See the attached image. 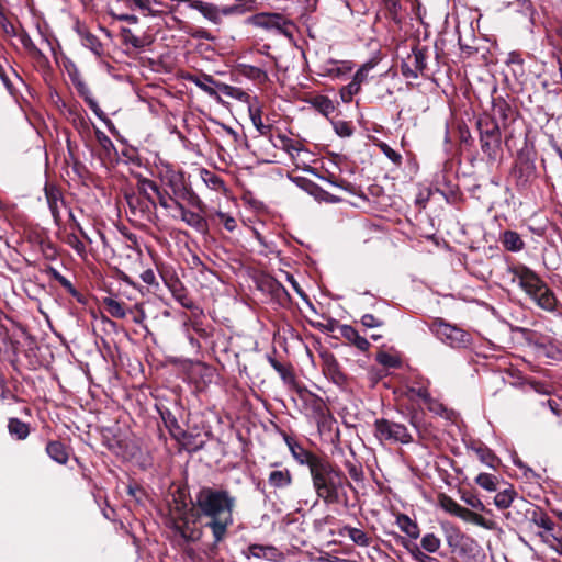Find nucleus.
Listing matches in <instances>:
<instances>
[{
	"mask_svg": "<svg viewBox=\"0 0 562 562\" xmlns=\"http://www.w3.org/2000/svg\"><path fill=\"white\" fill-rule=\"evenodd\" d=\"M325 372L335 384L342 385L346 383L347 378L340 370L339 364L333 355H329L325 359Z\"/></svg>",
	"mask_w": 562,
	"mask_h": 562,
	"instance_id": "bb28decb",
	"label": "nucleus"
},
{
	"mask_svg": "<svg viewBox=\"0 0 562 562\" xmlns=\"http://www.w3.org/2000/svg\"><path fill=\"white\" fill-rule=\"evenodd\" d=\"M86 103L93 111V113L108 125L112 124V122L105 116L104 112L100 109L98 102L91 97H85Z\"/></svg>",
	"mask_w": 562,
	"mask_h": 562,
	"instance_id": "13d9d810",
	"label": "nucleus"
},
{
	"mask_svg": "<svg viewBox=\"0 0 562 562\" xmlns=\"http://www.w3.org/2000/svg\"><path fill=\"white\" fill-rule=\"evenodd\" d=\"M396 525L408 538L416 540L420 536V529L415 520L406 514H400L396 517Z\"/></svg>",
	"mask_w": 562,
	"mask_h": 562,
	"instance_id": "393cba45",
	"label": "nucleus"
},
{
	"mask_svg": "<svg viewBox=\"0 0 562 562\" xmlns=\"http://www.w3.org/2000/svg\"><path fill=\"white\" fill-rule=\"evenodd\" d=\"M499 241L506 250L512 252H518L525 248V241L515 231L507 229L502 232Z\"/></svg>",
	"mask_w": 562,
	"mask_h": 562,
	"instance_id": "412c9836",
	"label": "nucleus"
},
{
	"mask_svg": "<svg viewBox=\"0 0 562 562\" xmlns=\"http://www.w3.org/2000/svg\"><path fill=\"white\" fill-rule=\"evenodd\" d=\"M154 198H157L156 203H158L162 209L170 210L172 207L171 205V196L172 194L167 191H161L158 188V192H153Z\"/></svg>",
	"mask_w": 562,
	"mask_h": 562,
	"instance_id": "4d7b16f0",
	"label": "nucleus"
},
{
	"mask_svg": "<svg viewBox=\"0 0 562 562\" xmlns=\"http://www.w3.org/2000/svg\"><path fill=\"white\" fill-rule=\"evenodd\" d=\"M533 507V504L521 497L513 505L512 509L508 510L505 516L507 519H512L516 524H521L525 520H529Z\"/></svg>",
	"mask_w": 562,
	"mask_h": 562,
	"instance_id": "f3484780",
	"label": "nucleus"
},
{
	"mask_svg": "<svg viewBox=\"0 0 562 562\" xmlns=\"http://www.w3.org/2000/svg\"><path fill=\"white\" fill-rule=\"evenodd\" d=\"M95 138H97L100 147L102 148V150L104 151V155L106 157L111 158L112 155H116L117 154L116 148H115L113 142L111 140V138L104 132H102L101 130L97 128L95 130Z\"/></svg>",
	"mask_w": 562,
	"mask_h": 562,
	"instance_id": "ea45409f",
	"label": "nucleus"
},
{
	"mask_svg": "<svg viewBox=\"0 0 562 562\" xmlns=\"http://www.w3.org/2000/svg\"><path fill=\"white\" fill-rule=\"evenodd\" d=\"M268 483L274 488L288 487L292 483V474L288 469L273 470L269 473Z\"/></svg>",
	"mask_w": 562,
	"mask_h": 562,
	"instance_id": "c756f323",
	"label": "nucleus"
},
{
	"mask_svg": "<svg viewBox=\"0 0 562 562\" xmlns=\"http://www.w3.org/2000/svg\"><path fill=\"white\" fill-rule=\"evenodd\" d=\"M248 112H249V117L254 124V126L256 127V130L259 132L260 135H267L270 130H271V126L270 125H266L262 123V120H261V108L260 106H255V105H249L248 108Z\"/></svg>",
	"mask_w": 562,
	"mask_h": 562,
	"instance_id": "e433bc0d",
	"label": "nucleus"
},
{
	"mask_svg": "<svg viewBox=\"0 0 562 562\" xmlns=\"http://www.w3.org/2000/svg\"><path fill=\"white\" fill-rule=\"evenodd\" d=\"M539 352L544 357L554 360L562 361V344L559 341H541L536 342Z\"/></svg>",
	"mask_w": 562,
	"mask_h": 562,
	"instance_id": "cd10ccee",
	"label": "nucleus"
},
{
	"mask_svg": "<svg viewBox=\"0 0 562 562\" xmlns=\"http://www.w3.org/2000/svg\"><path fill=\"white\" fill-rule=\"evenodd\" d=\"M157 412L172 438L180 440L187 436V432L180 426L177 417L168 407L164 405L157 406Z\"/></svg>",
	"mask_w": 562,
	"mask_h": 562,
	"instance_id": "dca6fc26",
	"label": "nucleus"
},
{
	"mask_svg": "<svg viewBox=\"0 0 562 562\" xmlns=\"http://www.w3.org/2000/svg\"><path fill=\"white\" fill-rule=\"evenodd\" d=\"M46 452L52 460L59 464H66L69 458L65 445L57 440L47 443Z\"/></svg>",
	"mask_w": 562,
	"mask_h": 562,
	"instance_id": "7c9ffc66",
	"label": "nucleus"
},
{
	"mask_svg": "<svg viewBox=\"0 0 562 562\" xmlns=\"http://www.w3.org/2000/svg\"><path fill=\"white\" fill-rule=\"evenodd\" d=\"M471 449L476 453L480 461L487 467L495 469L498 463L499 459L495 456V453L483 442H473L471 445Z\"/></svg>",
	"mask_w": 562,
	"mask_h": 562,
	"instance_id": "b1692460",
	"label": "nucleus"
},
{
	"mask_svg": "<svg viewBox=\"0 0 562 562\" xmlns=\"http://www.w3.org/2000/svg\"><path fill=\"white\" fill-rule=\"evenodd\" d=\"M344 465L351 480L355 482H362L364 480V473L360 462L346 460Z\"/></svg>",
	"mask_w": 562,
	"mask_h": 562,
	"instance_id": "49530a36",
	"label": "nucleus"
},
{
	"mask_svg": "<svg viewBox=\"0 0 562 562\" xmlns=\"http://www.w3.org/2000/svg\"><path fill=\"white\" fill-rule=\"evenodd\" d=\"M203 212H194L187 209L179 216L182 222H184L188 226L192 227L200 234H207L209 232V223L207 220L202 215Z\"/></svg>",
	"mask_w": 562,
	"mask_h": 562,
	"instance_id": "a211bd4d",
	"label": "nucleus"
},
{
	"mask_svg": "<svg viewBox=\"0 0 562 562\" xmlns=\"http://www.w3.org/2000/svg\"><path fill=\"white\" fill-rule=\"evenodd\" d=\"M340 536H348L350 540L360 547H369L371 543L370 537L364 532L362 529L351 527V526H344L339 530Z\"/></svg>",
	"mask_w": 562,
	"mask_h": 562,
	"instance_id": "a878e982",
	"label": "nucleus"
},
{
	"mask_svg": "<svg viewBox=\"0 0 562 562\" xmlns=\"http://www.w3.org/2000/svg\"><path fill=\"white\" fill-rule=\"evenodd\" d=\"M507 272L512 276V282L517 283L538 307L547 312L557 310L558 300L554 292L536 271L517 263L508 266Z\"/></svg>",
	"mask_w": 562,
	"mask_h": 562,
	"instance_id": "7ed1b4c3",
	"label": "nucleus"
},
{
	"mask_svg": "<svg viewBox=\"0 0 562 562\" xmlns=\"http://www.w3.org/2000/svg\"><path fill=\"white\" fill-rule=\"evenodd\" d=\"M513 176L516 179V186L519 190H524L537 177V168L533 159L528 154L520 150L517 161L513 169Z\"/></svg>",
	"mask_w": 562,
	"mask_h": 562,
	"instance_id": "f8f14e48",
	"label": "nucleus"
},
{
	"mask_svg": "<svg viewBox=\"0 0 562 562\" xmlns=\"http://www.w3.org/2000/svg\"><path fill=\"white\" fill-rule=\"evenodd\" d=\"M416 562H440L437 558L430 557L426 552H424L420 548L412 557Z\"/></svg>",
	"mask_w": 562,
	"mask_h": 562,
	"instance_id": "774afa93",
	"label": "nucleus"
},
{
	"mask_svg": "<svg viewBox=\"0 0 562 562\" xmlns=\"http://www.w3.org/2000/svg\"><path fill=\"white\" fill-rule=\"evenodd\" d=\"M441 546V540L434 533H425L420 540V549L424 552L436 553Z\"/></svg>",
	"mask_w": 562,
	"mask_h": 562,
	"instance_id": "a19ab883",
	"label": "nucleus"
},
{
	"mask_svg": "<svg viewBox=\"0 0 562 562\" xmlns=\"http://www.w3.org/2000/svg\"><path fill=\"white\" fill-rule=\"evenodd\" d=\"M58 283L67 291V293L77 299L78 302H81V294L67 278L64 277Z\"/></svg>",
	"mask_w": 562,
	"mask_h": 562,
	"instance_id": "338daca9",
	"label": "nucleus"
},
{
	"mask_svg": "<svg viewBox=\"0 0 562 562\" xmlns=\"http://www.w3.org/2000/svg\"><path fill=\"white\" fill-rule=\"evenodd\" d=\"M340 335L350 341L353 346H356L361 351H367L370 347V342L367 338L359 335V333L351 326L342 324L339 326Z\"/></svg>",
	"mask_w": 562,
	"mask_h": 562,
	"instance_id": "aec40b11",
	"label": "nucleus"
},
{
	"mask_svg": "<svg viewBox=\"0 0 562 562\" xmlns=\"http://www.w3.org/2000/svg\"><path fill=\"white\" fill-rule=\"evenodd\" d=\"M461 499L470 507L476 510L483 512L485 509L484 504L482 501L471 491H462L461 492Z\"/></svg>",
	"mask_w": 562,
	"mask_h": 562,
	"instance_id": "8fccbe9b",
	"label": "nucleus"
},
{
	"mask_svg": "<svg viewBox=\"0 0 562 562\" xmlns=\"http://www.w3.org/2000/svg\"><path fill=\"white\" fill-rule=\"evenodd\" d=\"M476 130L482 153L486 156L488 162H495L502 155L499 123L488 114H484L477 117Z\"/></svg>",
	"mask_w": 562,
	"mask_h": 562,
	"instance_id": "39448f33",
	"label": "nucleus"
},
{
	"mask_svg": "<svg viewBox=\"0 0 562 562\" xmlns=\"http://www.w3.org/2000/svg\"><path fill=\"white\" fill-rule=\"evenodd\" d=\"M247 3L248 2H239L218 8L213 2H190L192 8L196 9L204 18L216 24L222 21V16L241 15L252 10V7L247 5Z\"/></svg>",
	"mask_w": 562,
	"mask_h": 562,
	"instance_id": "1a4fd4ad",
	"label": "nucleus"
},
{
	"mask_svg": "<svg viewBox=\"0 0 562 562\" xmlns=\"http://www.w3.org/2000/svg\"><path fill=\"white\" fill-rule=\"evenodd\" d=\"M380 149L382 153L394 164H400L402 160V156L395 151L393 148H391L386 143H380L379 144Z\"/></svg>",
	"mask_w": 562,
	"mask_h": 562,
	"instance_id": "680f3d73",
	"label": "nucleus"
},
{
	"mask_svg": "<svg viewBox=\"0 0 562 562\" xmlns=\"http://www.w3.org/2000/svg\"><path fill=\"white\" fill-rule=\"evenodd\" d=\"M121 37L124 45H130L135 49H140L145 46V42L136 36L128 27L121 29Z\"/></svg>",
	"mask_w": 562,
	"mask_h": 562,
	"instance_id": "c03bdc74",
	"label": "nucleus"
},
{
	"mask_svg": "<svg viewBox=\"0 0 562 562\" xmlns=\"http://www.w3.org/2000/svg\"><path fill=\"white\" fill-rule=\"evenodd\" d=\"M394 539H395V542L397 544L402 546L412 557L419 548V546L417 543L413 542L411 540V538L408 539V537H404V536L395 533Z\"/></svg>",
	"mask_w": 562,
	"mask_h": 562,
	"instance_id": "5fc2aeb1",
	"label": "nucleus"
},
{
	"mask_svg": "<svg viewBox=\"0 0 562 562\" xmlns=\"http://www.w3.org/2000/svg\"><path fill=\"white\" fill-rule=\"evenodd\" d=\"M374 436L380 442L408 445L413 442V436L403 424L386 419H375Z\"/></svg>",
	"mask_w": 562,
	"mask_h": 562,
	"instance_id": "0eeeda50",
	"label": "nucleus"
},
{
	"mask_svg": "<svg viewBox=\"0 0 562 562\" xmlns=\"http://www.w3.org/2000/svg\"><path fill=\"white\" fill-rule=\"evenodd\" d=\"M387 14L395 23H401L404 19L402 2H389Z\"/></svg>",
	"mask_w": 562,
	"mask_h": 562,
	"instance_id": "864d4df0",
	"label": "nucleus"
},
{
	"mask_svg": "<svg viewBox=\"0 0 562 562\" xmlns=\"http://www.w3.org/2000/svg\"><path fill=\"white\" fill-rule=\"evenodd\" d=\"M167 187L170 190L172 196L181 198L190 206L198 209V211L204 212L206 205L192 190L190 184L187 183L183 173L173 172L169 175L167 178Z\"/></svg>",
	"mask_w": 562,
	"mask_h": 562,
	"instance_id": "9d476101",
	"label": "nucleus"
},
{
	"mask_svg": "<svg viewBox=\"0 0 562 562\" xmlns=\"http://www.w3.org/2000/svg\"><path fill=\"white\" fill-rule=\"evenodd\" d=\"M201 177H202L203 181L205 182V184L207 187H210L211 189H213V190H224L225 189L224 180L216 173H214L207 169H202Z\"/></svg>",
	"mask_w": 562,
	"mask_h": 562,
	"instance_id": "79ce46f5",
	"label": "nucleus"
},
{
	"mask_svg": "<svg viewBox=\"0 0 562 562\" xmlns=\"http://www.w3.org/2000/svg\"><path fill=\"white\" fill-rule=\"evenodd\" d=\"M20 38L21 44L27 50L31 55L34 57H42L43 53L42 50L35 45L31 36L25 30H22L21 32H18L16 35Z\"/></svg>",
	"mask_w": 562,
	"mask_h": 562,
	"instance_id": "a18cd8bd",
	"label": "nucleus"
},
{
	"mask_svg": "<svg viewBox=\"0 0 562 562\" xmlns=\"http://www.w3.org/2000/svg\"><path fill=\"white\" fill-rule=\"evenodd\" d=\"M198 517L191 519L187 515H183L173 522V530L178 533L186 542H196L202 538L203 527L196 525Z\"/></svg>",
	"mask_w": 562,
	"mask_h": 562,
	"instance_id": "4468645a",
	"label": "nucleus"
},
{
	"mask_svg": "<svg viewBox=\"0 0 562 562\" xmlns=\"http://www.w3.org/2000/svg\"><path fill=\"white\" fill-rule=\"evenodd\" d=\"M457 517L461 518L464 521L473 522L480 527L487 528V529L490 528V525L487 524L486 519L483 516H481L480 514L474 513L465 507L461 506L460 512Z\"/></svg>",
	"mask_w": 562,
	"mask_h": 562,
	"instance_id": "58836bf2",
	"label": "nucleus"
},
{
	"mask_svg": "<svg viewBox=\"0 0 562 562\" xmlns=\"http://www.w3.org/2000/svg\"><path fill=\"white\" fill-rule=\"evenodd\" d=\"M432 187L435 192L440 193L445 198H447L449 193L453 192V188L443 172L436 175Z\"/></svg>",
	"mask_w": 562,
	"mask_h": 562,
	"instance_id": "37998d69",
	"label": "nucleus"
},
{
	"mask_svg": "<svg viewBox=\"0 0 562 562\" xmlns=\"http://www.w3.org/2000/svg\"><path fill=\"white\" fill-rule=\"evenodd\" d=\"M492 112L493 114L490 116L492 119H495L496 122L499 123V125H503V127H506L507 121L514 114L512 106L503 98H497L493 100Z\"/></svg>",
	"mask_w": 562,
	"mask_h": 562,
	"instance_id": "6ab92c4d",
	"label": "nucleus"
},
{
	"mask_svg": "<svg viewBox=\"0 0 562 562\" xmlns=\"http://www.w3.org/2000/svg\"><path fill=\"white\" fill-rule=\"evenodd\" d=\"M429 330L445 345L462 349L472 345L473 338L470 333L458 327L457 325L446 322L443 318L437 317L429 324Z\"/></svg>",
	"mask_w": 562,
	"mask_h": 562,
	"instance_id": "423d86ee",
	"label": "nucleus"
},
{
	"mask_svg": "<svg viewBox=\"0 0 562 562\" xmlns=\"http://www.w3.org/2000/svg\"><path fill=\"white\" fill-rule=\"evenodd\" d=\"M74 30L80 37L82 46L90 49L97 57H102L104 55L103 44L87 29L85 24L77 20Z\"/></svg>",
	"mask_w": 562,
	"mask_h": 562,
	"instance_id": "2eb2a0df",
	"label": "nucleus"
},
{
	"mask_svg": "<svg viewBox=\"0 0 562 562\" xmlns=\"http://www.w3.org/2000/svg\"><path fill=\"white\" fill-rule=\"evenodd\" d=\"M136 188L137 192H126L124 195L130 213L133 216L149 220L157 207L153 192H158V184L150 179L140 177Z\"/></svg>",
	"mask_w": 562,
	"mask_h": 562,
	"instance_id": "20e7f679",
	"label": "nucleus"
},
{
	"mask_svg": "<svg viewBox=\"0 0 562 562\" xmlns=\"http://www.w3.org/2000/svg\"><path fill=\"white\" fill-rule=\"evenodd\" d=\"M441 529L443 531L447 544L449 548L456 550L461 546L464 535L456 525L443 521L441 522Z\"/></svg>",
	"mask_w": 562,
	"mask_h": 562,
	"instance_id": "5701e85b",
	"label": "nucleus"
},
{
	"mask_svg": "<svg viewBox=\"0 0 562 562\" xmlns=\"http://www.w3.org/2000/svg\"><path fill=\"white\" fill-rule=\"evenodd\" d=\"M272 294L277 297L280 304L285 305L290 302V294L288 290L278 281H272L270 284Z\"/></svg>",
	"mask_w": 562,
	"mask_h": 562,
	"instance_id": "09e8293b",
	"label": "nucleus"
},
{
	"mask_svg": "<svg viewBox=\"0 0 562 562\" xmlns=\"http://www.w3.org/2000/svg\"><path fill=\"white\" fill-rule=\"evenodd\" d=\"M497 477L493 474L488 473H480L475 477V483L481 486L482 488L494 492L497 490Z\"/></svg>",
	"mask_w": 562,
	"mask_h": 562,
	"instance_id": "de8ad7c7",
	"label": "nucleus"
},
{
	"mask_svg": "<svg viewBox=\"0 0 562 562\" xmlns=\"http://www.w3.org/2000/svg\"><path fill=\"white\" fill-rule=\"evenodd\" d=\"M237 71L239 75L258 82H263L268 78L267 72L265 70H262L259 67L247 64H239L237 67Z\"/></svg>",
	"mask_w": 562,
	"mask_h": 562,
	"instance_id": "72a5a7b5",
	"label": "nucleus"
},
{
	"mask_svg": "<svg viewBox=\"0 0 562 562\" xmlns=\"http://www.w3.org/2000/svg\"><path fill=\"white\" fill-rule=\"evenodd\" d=\"M283 439L293 457L300 464L307 467L315 494L326 505H347V490L352 484L345 472L327 457L314 453L304 448L295 438L284 434Z\"/></svg>",
	"mask_w": 562,
	"mask_h": 562,
	"instance_id": "f257e3e1",
	"label": "nucleus"
},
{
	"mask_svg": "<svg viewBox=\"0 0 562 562\" xmlns=\"http://www.w3.org/2000/svg\"><path fill=\"white\" fill-rule=\"evenodd\" d=\"M376 361L385 368H397L401 364L400 359L396 356L381 351L376 355Z\"/></svg>",
	"mask_w": 562,
	"mask_h": 562,
	"instance_id": "3c124183",
	"label": "nucleus"
},
{
	"mask_svg": "<svg viewBox=\"0 0 562 562\" xmlns=\"http://www.w3.org/2000/svg\"><path fill=\"white\" fill-rule=\"evenodd\" d=\"M236 504V497L223 486L203 485L195 493L192 505L198 518H207L203 527L211 530L214 546L226 538L228 528L234 524Z\"/></svg>",
	"mask_w": 562,
	"mask_h": 562,
	"instance_id": "f03ea898",
	"label": "nucleus"
},
{
	"mask_svg": "<svg viewBox=\"0 0 562 562\" xmlns=\"http://www.w3.org/2000/svg\"><path fill=\"white\" fill-rule=\"evenodd\" d=\"M247 21L263 29H274L290 38L295 31L293 22L280 13H259L249 16Z\"/></svg>",
	"mask_w": 562,
	"mask_h": 562,
	"instance_id": "9b49d317",
	"label": "nucleus"
},
{
	"mask_svg": "<svg viewBox=\"0 0 562 562\" xmlns=\"http://www.w3.org/2000/svg\"><path fill=\"white\" fill-rule=\"evenodd\" d=\"M246 558H257V559H267V560H276L279 555L278 549L272 546H262V544H250L246 551H244Z\"/></svg>",
	"mask_w": 562,
	"mask_h": 562,
	"instance_id": "4be33fe9",
	"label": "nucleus"
},
{
	"mask_svg": "<svg viewBox=\"0 0 562 562\" xmlns=\"http://www.w3.org/2000/svg\"><path fill=\"white\" fill-rule=\"evenodd\" d=\"M518 496L515 488L509 485L507 488L498 492L494 497V504L498 509H507L512 506Z\"/></svg>",
	"mask_w": 562,
	"mask_h": 562,
	"instance_id": "473e14b6",
	"label": "nucleus"
},
{
	"mask_svg": "<svg viewBox=\"0 0 562 562\" xmlns=\"http://www.w3.org/2000/svg\"><path fill=\"white\" fill-rule=\"evenodd\" d=\"M173 299L184 308L190 311H202L198 307V305L193 302V300L189 296L187 290L182 286V284L175 285L171 290Z\"/></svg>",
	"mask_w": 562,
	"mask_h": 562,
	"instance_id": "2f4dec72",
	"label": "nucleus"
},
{
	"mask_svg": "<svg viewBox=\"0 0 562 562\" xmlns=\"http://www.w3.org/2000/svg\"><path fill=\"white\" fill-rule=\"evenodd\" d=\"M427 67V49L415 46L401 64V74L406 79H417Z\"/></svg>",
	"mask_w": 562,
	"mask_h": 562,
	"instance_id": "ddd939ff",
	"label": "nucleus"
},
{
	"mask_svg": "<svg viewBox=\"0 0 562 562\" xmlns=\"http://www.w3.org/2000/svg\"><path fill=\"white\" fill-rule=\"evenodd\" d=\"M187 79L213 98H218V92L223 93L226 97L235 98L238 100H241V98L246 95V93L243 92L240 89L223 82L215 81L214 78L207 74L189 75Z\"/></svg>",
	"mask_w": 562,
	"mask_h": 562,
	"instance_id": "6e6552de",
	"label": "nucleus"
},
{
	"mask_svg": "<svg viewBox=\"0 0 562 562\" xmlns=\"http://www.w3.org/2000/svg\"><path fill=\"white\" fill-rule=\"evenodd\" d=\"M529 521L540 528H543L546 531H552L554 529V522L550 519V517L542 509L536 506L531 512Z\"/></svg>",
	"mask_w": 562,
	"mask_h": 562,
	"instance_id": "f704fd0d",
	"label": "nucleus"
},
{
	"mask_svg": "<svg viewBox=\"0 0 562 562\" xmlns=\"http://www.w3.org/2000/svg\"><path fill=\"white\" fill-rule=\"evenodd\" d=\"M441 506L446 512L456 517L458 516L461 508V505H459L454 499H452L449 496L443 497V499L441 501Z\"/></svg>",
	"mask_w": 562,
	"mask_h": 562,
	"instance_id": "052dcab7",
	"label": "nucleus"
},
{
	"mask_svg": "<svg viewBox=\"0 0 562 562\" xmlns=\"http://www.w3.org/2000/svg\"><path fill=\"white\" fill-rule=\"evenodd\" d=\"M313 326L319 330H323V331H327V333H333L335 331L336 329H339V326H341L338 321L334 319V318H329L327 321V323H316V324H313Z\"/></svg>",
	"mask_w": 562,
	"mask_h": 562,
	"instance_id": "0e129e2a",
	"label": "nucleus"
},
{
	"mask_svg": "<svg viewBox=\"0 0 562 562\" xmlns=\"http://www.w3.org/2000/svg\"><path fill=\"white\" fill-rule=\"evenodd\" d=\"M408 393L411 398H420L424 402L430 401V394L426 387H409Z\"/></svg>",
	"mask_w": 562,
	"mask_h": 562,
	"instance_id": "69168bd1",
	"label": "nucleus"
},
{
	"mask_svg": "<svg viewBox=\"0 0 562 562\" xmlns=\"http://www.w3.org/2000/svg\"><path fill=\"white\" fill-rule=\"evenodd\" d=\"M270 366L280 374L283 381H288L291 378L290 371L273 357H268Z\"/></svg>",
	"mask_w": 562,
	"mask_h": 562,
	"instance_id": "bf43d9fd",
	"label": "nucleus"
},
{
	"mask_svg": "<svg viewBox=\"0 0 562 562\" xmlns=\"http://www.w3.org/2000/svg\"><path fill=\"white\" fill-rule=\"evenodd\" d=\"M358 81H350L347 86L340 90V97L344 102H350L355 94L360 91Z\"/></svg>",
	"mask_w": 562,
	"mask_h": 562,
	"instance_id": "603ef678",
	"label": "nucleus"
},
{
	"mask_svg": "<svg viewBox=\"0 0 562 562\" xmlns=\"http://www.w3.org/2000/svg\"><path fill=\"white\" fill-rule=\"evenodd\" d=\"M103 303L108 313L112 317L125 318L127 316L128 310L125 308L124 303L119 302L112 297H105Z\"/></svg>",
	"mask_w": 562,
	"mask_h": 562,
	"instance_id": "4c0bfd02",
	"label": "nucleus"
},
{
	"mask_svg": "<svg viewBox=\"0 0 562 562\" xmlns=\"http://www.w3.org/2000/svg\"><path fill=\"white\" fill-rule=\"evenodd\" d=\"M308 102L325 116H328L335 111L333 101L326 95H315Z\"/></svg>",
	"mask_w": 562,
	"mask_h": 562,
	"instance_id": "c9c22d12",
	"label": "nucleus"
},
{
	"mask_svg": "<svg viewBox=\"0 0 562 562\" xmlns=\"http://www.w3.org/2000/svg\"><path fill=\"white\" fill-rule=\"evenodd\" d=\"M127 315L131 316L133 323L142 325L146 319V313L142 304H135L132 308L128 310Z\"/></svg>",
	"mask_w": 562,
	"mask_h": 562,
	"instance_id": "6e6d98bb",
	"label": "nucleus"
},
{
	"mask_svg": "<svg viewBox=\"0 0 562 562\" xmlns=\"http://www.w3.org/2000/svg\"><path fill=\"white\" fill-rule=\"evenodd\" d=\"M8 431L12 438L24 440L30 435V425L16 417H11L8 420Z\"/></svg>",
	"mask_w": 562,
	"mask_h": 562,
	"instance_id": "c85d7f7f",
	"label": "nucleus"
},
{
	"mask_svg": "<svg viewBox=\"0 0 562 562\" xmlns=\"http://www.w3.org/2000/svg\"><path fill=\"white\" fill-rule=\"evenodd\" d=\"M361 324L367 328L381 327L384 323L382 319L375 317L373 314H364L361 317Z\"/></svg>",
	"mask_w": 562,
	"mask_h": 562,
	"instance_id": "e2e57ef3",
	"label": "nucleus"
}]
</instances>
